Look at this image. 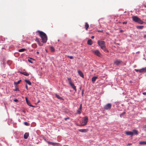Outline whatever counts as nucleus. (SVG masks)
<instances>
[{
  "mask_svg": "<svg viewBox=\"0 0 146 146\" xmlns=\"http://www.w3.org/2000/svg\"><path fill=\"white\" fill-rule=\"evenodd\" d=\"M42 38V41L44 43H46L47 40V37L45 33L42 31H37Z\"/></svg>",
  "mask_w": 146,
  "mask_h": 146,
  "instance_id": "f257e3e1",
  "label": "nucleus"
},
{
  "mask_svg": "<svg viewBox=\"0 0 146 146\" xmlns=\"http://www.w3.org/2000/svg\"><path fill=\"white\" fill-rule=\"evenodd\" d=\"M125 133L127 135L132 137L134 135H137L138 134V131L135 129L133 130L132 131H126L125 132Z\"/></svg>",
  "mask_w": 146,
  "mask_h": 146,
  "instance_id": "f03ea898",
  "label": "nucleus"
},
{
  "mask_svg": "<svg viewBox=\"0 0 146 146\" xmlns=\"http://www.w3.org/2000/svg\"><path fill=\"white\" fill-rule=\"evenodd\" d=\"M133 20L135 22H137V23L141 24H143V22L139 18L136 16H133L132 17Z\"/></svg>",
  "mask_w": 146,
  "mask_h": 146,
  "instance_id": "7ed1b4c3",
  "label": "nucleus"
},
{
  "mask_svg": "<svg viewBox=\"0 0 146 146\" xmlns=\"http://www.w3.org/2000/svg\"><path fill=\"white\" fill-rule=\"evenodd\" d=\"M111 104L108 103L104 106V108L106 110H110L111 107Z\"/></svg>",
  "mask_w": 146,
  "mask_h": 146,
  "instance_id": "20e7f679",
  "label": "nucleus"
},
{
  "mask_svg": "<svg viewBox=\"0 0 146 146\" xmlns=\"http://www.w3.org/2000/svg\"><path fill=\"white\" fill-rule=\"evenodd\" d=\"M88 117H85L82 121V123L81 125H86L88 122Z\"/></svg>",
  "mask_w": 146,
  "mask_h": 146,
  "instance_id": "39448f33",
  "label": "nucleus"
},
{
  "mask_svg": "<svg viewBox=\"0 0 146 146\" xmlns=\"http://www.w3.org/2000/svg\"><path fill=\"white\" fill-rule=\"evenodd\" d=\"M98 43L100 47L105 45V42L103 40H98Z\"/></svg>",
  "mask_w": 146,
  "mask_h": 146,
  "instance_id": "423d86ee",
  "label": "nucleus"
},
{
  "mask_svg": "<svg viewBox=\"0 0 146 146\" xmlns=\"http://www.w3.org/2000/svg\"><path fill=\"white\" fill-rule=\"evenodd\" d=\"M92 52L95 55L98 56L100 57L101 55V54L98 50H92Z\"/></svg>",
  "mask_w": 146,
  "mask_h": 146,
  "instance_id": "0eeeda50",
  "label": "nucleus"
},
{
  "mask_svg": "<svg viewBox=\"0 0 146 146\" xmlns=\"http://www.w3.org/2000/svg\"><path fill=\"white\" fill-rule=\"evenodd\" d=\"M82 109V104H80V107L79 109L77 111L76 114H80L81 113V111Z\"/></svg>",
  "mask_w": 146,
  "mask_h": 146,
  "instance_id": "6e6552de",
  "label": "nucleus"
},
{
  "mask_svg": "<svg viewBox=\"0 0 146 146\" xmlns=\"http://www.w3.org/2000/svg\"><path fill=\"white\" fill-rule=\"evenodd\" d=\"M122 62V61L119 60H115L114 62V64L117 65H119Z\"/></svg>",
  "mask_w": 146,
  "mask_h": 146,
  "instance_id": "1a4fd4ad",
  "label": "nucleus"
},
{
  "mask_svg": "<svg viewBox=\"0 0 146 146\" xmlns=\"http://www.w3.org/2000/svg\"><path fill=\"white\" fill-rule=\"evenodd\" d=\"M46 141L48 144H51L52 145H53V146H55V145H58L59 144L58 143H54V142H50V141Z\"/></svg>",
  "mask_w": 146,
  "mask_h": 146,
  "instance_id": "9d476101",
  "label": "nucleus"
},
{
  "mask_svg": "<svg viewBox=\"0 0 146 146\" xmlns=\"http://www.w3.org/2000/svg\"><path fill=\"white\" fill-rule=\"evenodd\" d=\"M102 49L104 52H108V50L106 48L105 45L104 46H102V47H100Z\"/></svg>",
  "mask_w": 146,
  "mask_h": 146,
  "instance_id": "9b49d317",
  "label": "nucleus"
},
{
  "mask_svg": "<svg viewBox=\"0 0 146 146\" xmlns=\"http://www.w3.org/2000/svg\"><path fill=\"white\" fill-rule=\"evenodd\" d=\"M102 49L104 52H108V50L106 48L105 45L104 46H102V47H100Z\"/></svg>",
  "mask_w": 146,
  "mask_h": 146,
  "instance_id": "f8f14e48",
  "label": "nucleus"
},
{
  "mask_svg": "<svg viewBox=\"0 0 146 146\" xmlns=\"http://www.w3.org/2000/svg\"><path fill=\"white\" fill-rule=\"evenodd\" d=\"M139 72L140 73L146 72V67L139 69Z\"/></svg>",
  "mask_w": 146,
  "mask_h": 146,
  "instance_id": "ddd939ff",
  "label": "nucleus"
},
{
  "mask_svg": "<svg viewBox=\"0 0 146 146\" xmlns=\"http://www.w3.org/2000/svg\"><path fill=\"white\" fill-rule=\"evenodd\" d=\"M72 87V88L75 90V91L76 92V86H75L74 84H73L72 82L71 84H69Z\"/></svg>",
  "mask_w": 146,
  "mask_h": 146,
  "instance_id": "4468645a",
  "label": "nucleus"
},
{
  "mask_svg": "<svg viewBox=\"0 0 146 146\" xmlns=\"http://www.w3.org/2000/svg\"><path fill=\"white\" fill-rule=\"evenodd\" d=\"M29 135V133H26L24 135V138L25 139H27L28 138Z\"/></svg>",
  "mask_w": 146,
  "mask_h": 146,
  "instance_id": "2eb2a0df",
  "label": "nucleus"
},
{
  "mask_svg": "<svg viewBox=\"0 0 146 146\" xmlns=\"http://www.w3.org/2000/svg\"><path fill=\"white\" fill-rule=\"evenodd\" d=\"M78 73L81 77L84 78V75L82 71L79 70H78Z\"/></svg>",
  "mask_w": 146,
  "mask_h": 146,
  "instance_id": "dca6fc26",
  "label": "nucleus"
},
{
  "mask_svg": "<svg viewBox=\"0 0 146 146\" xmlns=\"http://www.w3.org/2000/svg\"><path fill=\"white\" fill-rule=\"evenodd\" d=\"M88 130L87 129H79V131L82 132H86Z\"/></svg>",
  "mask_w": 146,
  "mask_h": 146,
  "instance_id": "f3484780",
  "label": "nucleus"
},
{
  "mask_svg": "<svg viewBox=\"0 0 146 146\" xmlns=\"http://www.w3.org/2000/svg\"><path fill=\"white\" fill-rule=\"evenodd\" d=\"M139 144L143 145H146V141H142L139 142Z\"/></svg>",
  "mask_w": 146,
  "mask_h": 146,
  "instance_id": "a211bd4d",
  "label": "nucleus"
},
{
  "mask_svg": "<svg viewBox=\"0 0 146 146\" xmlns=\"http://www.w3.org/2000/svg\"><path fill=\"white\" fill-rule=\"evenodd\" d=\"M85 27L86 29V31H87L89 27V25L86 22L85 23Z\"/></svg>",
  "mask_w": 146,
  "mask_h": 146,
  "instance_id": "6ab92c4d",
  "label": "nucleus"
},
{
  "mask_svg": "<svg viewBox=\"0 0 146 146\" xmlns=\"http://www.w3.org/2000/svg\"><path fill=\"white\" fill-rule=\"evenodd\" d=\"M98 78L97 76H94L92 78V81L93 83H94L96 81V79Z\"/></svg>",
  "mask_w": 146,
  "mask_h": 146,
  "instance_id": "aec40b11",
  "label": "nucleus"
},
{
  "mask_svg": "<svg viewBox=\"0 0 146 146\" xmlns=\"http://www.w3.org/2000/svg\"><path fill=\"white\" fill-rule=\"evenodd\" d=\"M25 82L27 83L29 85H31V83L30 82V81L29 80L27 79L25 80Z\"/></svg>",
  "mask_w": 146,
  "mask_h": 146,
  "instance_id": "412c9836",
  "label": "nucleus"
},
{
  "mask_svg": "<svg viewBox=\"0 0 146 146\" xmlns=\"http://www.w3.org/2000/svg\"><path fill=\"white\" fill-rule=\"evenodd\" d=\"M93 43V42L92 40L90 39L88 40L87 42V44L90 45H92Z\"/></svg>",
  "mask_w": 146,
  "mask_h": 146,
  "instance_id": "4be33fe9",
  "label": "nucleus"
},
{
  "mask_svg": "<svg viewBox=\"0 0 146 146\" xmlns=\"http://www.w3.org/2000/svg\"><path fill=\"white\" fill-rule=\"evenodd\" d=\"M50 50L51 52H54V48L52 46H51L50 47Z\"/></svg>",
  "mask_w": 146,
  "mask_h": 146,
  "instance_id": "5701e85b",
  "label": "nucleus"
},
{
  "mask_svg": "<svg viewBox=\"0 0 146 146\" xmlns=\"http://www.w3.org/2000/svg\"><path fill=\"white\" fill-rule=\"evenodd\" d=\"M21 80H20L18 81L17 82H14V84H15L16 85H17L18 84H19L21 82Z\"/></svg>",
  "mask_w": 146,
  "mask_h": 146,
  "instance_id": "b1692460",
  "label": "nucleus"
},
{
  "mask_svg": "<svg viewBox=\"0 0 146 146\" xmlns=\"http://www.w3.org/2000/svg\"><path fill=\"white\" fill-rule=\"evenodd\" d=\"M143 27H144L143 26L141 25V26H137L136 27L138 29H141L143 28Z\"/></svg>",
  "mask_w": 146,
  "mask_h": 146,
  "instance_id": "393cba45",
  "label": "nucleus"
},
{
  "mask_svg": "<svg viewBox=\"0 0 146 146\" xmlns=\"http://www.w3.org/2000/svg\"><path fill=\"white\" fill-rule=\"evenodd\" d=\"M32 47L34 48H36L37 47V45L36 44H34L32 45Z\"/></svg>",
  "mask_w": 146,
  "mask_h": 146,
  "instance_id": "a878e982",
  "label": "nucleus"
},
{
  "mask_svg": "<svg viewBox=\"0 0 146 146\" xmlns=\"http://www.w3.org/2000/svg\"><path fill=\"white\" fill-rule=\"evenodd\" d=\"M56 97H57L58 99H60V100H61L62 99V98L60 97V96L56 94Z\"/></svg>",
  "mask_w": 146,
  "mask_h": 146,
  "instance_id": "bb28decb",
  "label": "nucleus"
},
{
  "mask_svg": "<svg viewBox=\"0 0 146 146\" xmlns=\"http://www.w3.org/2000/svg\"><path fill=\"white\" fill-rule=\"evenodd\" d=\"M68 80L69 81V84H71L72 82L71 78H68Z\"/></svg>",
  "mask_w": 146,
  "mask_h": 146,
  "instance_id": "cd10ccee",
  "label": "nucleus"
},
{
  "mask_svg": "<svg viewBox=\"0 0 146 146\" xmlns=\"http://www.w3.org/2000/svg\"><path fill=\"white\" fill-rule=\"evenodd\" d=\"M25 50V48H21L20 49H19L18 50V51L19 52H22L24 51Z\"/></svg>",
  "mask_w": 146,
  "mask_h": 146,
  "instance_id": "c85d7f7f",
  "label": "nucleus"
},
{
  "mask_svg": "<svg viewBox=\"0 0 146 146\" xmlns=\"http://www.w3.org/2000/svg\"><path fill=\"white\" fill-rule=\"evenodd\" d=\"M27 104L31 107H33V106L31 105L30 102L29 101V102H27Z\"/></svg>",
  "mask_w": 146,
  "mask_h": 146,
  "instance_id": "c756f323",
  "label": "nucleus"
},
{
  "mask_svg": "<svg viewBox=\"0 0 146 146\" xmlns=\"http://www.w3.org/2000/svg\"><path fill=\"white\" fill-rule=\"evenodd\" d=\"M14 90L15 91H19V88H18L17 86H16L15 87V90Z\"/></svg>",
  "mask_w": 146,
  "mask_h": 146,
  "instance_id": "7c9ffc66",
  "label": "nucleus"
},
{
  "mask_svg": "<svg viewBox=\"0 0 146 146\" xmlns=\"http://www.w3.org/2000/svg\"><path fill=\"white\" fill-rule=\"evenodd\" d=\"M24 75L26 76H28L29 75V74L26 72H24Z\"/></svg>",
  "mask_w": 146,
  "mask_h": 146,
  "instance_id": "2f4dec72",
  "label": "nucleus"
},
{
  "mask_svg": "<svg viewBox=\"0 0 146 146\" xmlns=\"http://www.w3.org/2000/svg\"><path fill=\"white\" fill-rule=\"evenodd\" d=\"M24 123V124L25 125H29V123H27V122H25Z\"/></svg>",
  "mask_w": 146,
  "mask_h": 146,
  "instance_id": "473e14b6",
  "label": "nucleus"
},
{
  "mask_svg": "<svg viewBox=\"0 0 146 146\" xmlns=\"http://www.w3.org/2000/svg\"><path fill=\"white\" fill-rule=\"evenodd\" d=\"M35 40L37 42V43L39 42V39L37 38H35Z\"/></svg>",
  "mask_w": 146,
  "mask_h": 146,
  "instance_id": "72a5a7b5",
  "label": "nucleus"
},
{
  "mask_svg": "<svg viewBox=\"0 0 146 146\" xmlns=\"http://www.w3.org/2000/svg\"><path fill=\"white\" fill-rule=\"evenodd\" d=\"M125 112H123V113L120 114V117H122V116L123 115H124V114H125Z\"/></svg>",
  "mask_w": 146,
  "mask_h": 146,
  "instance_id": "f704fd0d",
  "label": "nucleus"
},
{
  "mask_svg": "<svg viewBox=\"0 0 146 146\" xmlns=\"http://www.w3.org/2000/svg\"><path fill=\"white\" fill-rule=\"evenodd\" d=\"M67 57L70 58V59H73L74 58L72 56H68Z\"/></svg>",
  "mask_w": 146,
  "mask_h": 146,
  "instance_id": "c9c22d12",
  "label": "nucleus"
},
{
  "mask_svg": "<svg viewBox=\"0 0 146 146\" xmlns=\"http://www.w3.org/2000/svg\"><path fill=\"white\" fill-rule=\"evenodd\" d=\"M38 44L40 46H41L43 45V44L42 43H40V41L38 42Z\"/></svg>",
  "mask_w": 146,
  "mask_h": 146,
  "instance_id": "e433bc0d",
  "label": "nucleus"
},
{
  "mask_svg": "<svg viewBox=\"0 0 146 146\" xmlns=\"http://www.w3.org/2000/svg\"><path fill=\"white\" fill-rule=\"evenodd\" d=\"M70 119V118L69 117H67L65 118H64V120L65 121H66V120H67V119Z\"/></svg>",
  "mask_w": 146,
  "mask_h": 146,
  "instance_id": "4c0bfd02",
  "label": "nucleus"
},
{
  "mask_svg": "<svg viewBox=\"0 0 146 146\" xmlns=\"http://www.w3.org/2000/svg\"><path fill=\"white\" fill-rule=\"evenodd\" d=\"M19 72L21 74H23L24 75V72Z\"/></svg>",
  "mask_w": 146,
  "mask_h": 146,
  "instance_id": "58836bf2",
  "label": "nucleus"
},
{
  "mask_svg": "<svg viewBox=\"0 0 146 146\" xmlns=\"http://www.w3.org/2000/svg\"><path fill=\"white\" fill-rule=\"evenodd\" d=\"M25 100L27 102L29 101L28 100V98L27 97H25Z\"/></svg>",
  "mask_w": 146,
  "mask_h": 146,
  "instance_id": "ea45409f",
  "label": "nucleus"
},
{
  "mask_svg": "<svg viewBox=\"0 0 146 146\" xmlns=\"http://www.w3.org/2000/svg\"><path fill=\"white\" fill-rule=\"evenodd\" d=\"M135 70L136 72H139V69H135Z\"/></svg>",
  "mask_w": 146,
  "mask_h": 146,
  "instance_id": "a19ab883",
  "label": "nucleus"
},
{
  "mask_svg": "<svg viewBox=\"0 0 146 146\" xmlns=\"http://www.w3.org/2000/svg\"><path fill=\"white\" fill-rule=\"evenodd\" d=\"M28 61L29 62L31 63H33V62L31 61V60L28 59Z\"/></svg>",
  "mask_w": 146,
  "mask_h": 146,
  "instance_id": "79ce46f5",
  "label": "nucleus"
},
{
  "mask_svg": "<svg viewBox=\"0 0 146 146\" xmlns=\"http://www.w3.org/2000/svg\"><path fill=\"white\" fill-rule=\"evenodd\" d=\"M127 22H125V21L124 22H123V24H127Z\"/></svg>",
  "mask_w": 146,
  "mask_h": 146,
  "instance_id": "37998d69",
  "label": "nucleus"
},
{
  "mask_svg": "<svg viewBox=\"0 0 146 146\" xmlns=\"http://www.w3.org/2000/svg\"><path fill=\"white\" fill-rule=\"evenodd\" d=\"M18 101V100L17 99H15L14 100V101L15 102H17Z\"/></svg>",
  "mask_w": 146,
  "mask_h": 146,
  "instance_id": "c03bdc74",
  "label": "nucleus"
},
{
  "mask_svg": "<svg viewBox=\"0 0 146 146\" xmlns=\"http://www.w3.org/2000/svg\"><path fill=\"white\" fill-rule=\"evenodd\" d=\"M98 31L99 32H103V30H98Z\"/></svg>",
  "mask_w": 146,
  "mask_h": 146,
  "instance_id": "a18cd8bd",
  "label": "nucleus"
},
{
  "mask_svg": "<svg viewBox=\"0 0 146 146\" xmlns=\"http://www.w3.org/2000/svg\"><path fill=\"white\" fill-rule=\"evenodd\" d=\"M25 87H26V89L28 90V86H27V85H26V86H25Z\"/></svg>",
  "mask_w": 146,
  "mask_h": 146,
  "instance_id": "49530a36",
  "label": "nucleus"
},
{
  "mask_svg": "<svg viewBox=\"0 0 146 146\" xmlns=\"http://www.w3.org/2000/svg\"><path fill=\"white\" fill-rule=\"evenodd\" d=\"M123 30H120V32H120V33H121L123 32Z\"/></svg>",
  "mask_w": 146,
  "mask_h": 146,
  "instance_id": "de8ad7c7",
  "label": "nucleus"
},
{
  "mask_svg": "<svg viewBox=\"0 0 146 146\" xmlns=\"http://www.w3.org/2000/svg\"><path fill=\"white\" fill-rule=\"evenodd\" d=\"M132 145V143H128V144H127V145L128 146V145Z\"/></svg>",
  "mask_w": 146,
  "mask_h": 146,
  "instance_id": "09e8293b",
  "label": "nucleus"
},
{
  "mask_svg": "<svg viewBox=\"0 0 146 146\" xmlns=\"http://www.w3.org/2000/svg\"><path fill=\"white\" fill-rule=\"evenodd\" d=\"M143 95H146V92H144L143 93Z\"/></svg>",
  "mask_w": 146,
  "mask_h": 146,
  "instance_id": "8fccbe9b",
  "label": "nucleus"
},
{
  "mask_svg": "<svg viewBox=\"0 0 146 146\" xmlns=\"http://www.w3.org/2000/svg\"><path fill=\"white\" fill-rule=\"evenodd\" d=\"M94 38V36H91V38H92V39H93Z\"/></svg>",
  "mask_w": 146,
  "mask_h": 146,
  "instance_id": "3c124183",
  "label": "nucleus"
},
{
  "mask_svg": "<svg viewBox=\"0 0 146 146\" xmlns=\"http://www.w3.org/2000/svg\"><path fill=\"white\" fill-rule=\"evenodd\" d=\"M36 53H37V54H39V52H36Z\"/></svg>",
  "mask_w": 146,
  "mask_h": 146,
  "instance_id": "603ef678",
  "label": "nucleus"
},
{
  "mask_svg": "<svg viewBox=\"0 0 146 146\" xmlns=\"http://www.w3.org/2000/svg\"><path fill=\"white\" fill-rule=\"evenodd\" d=\"M23 111V112H24V113H25V111H24V110H23V111Z\"/></svg>",
  "mask_w": 146,
  "mask_h": 146,
  "instance_id": "864d4df0",
  "label": "nucleus"
},
{
  "mask_svg": "<svg viewBox=\"0 0 146 146\" xmlns=\"http://www.w3.org/2000/svg\"><path fill=\"white\" fill-rule=\"evenodd\" d=\"M83 93H84V92H83V91H82V94H83Z\"/></svg>",
  "mask_w": 146,
  "mask_h": 146,
  "instance_id": "5fc2aeb1",
  "label": "nucleus"
},
{
  "mask_svg": "<svg viewBox=\"0 0 146 146\" xmlns=\"http://www.w3.org/2000/svg\"><path fill=\"white\" fill-rule=\"evenodd\" d=\"M145 36L146 37V35Z\"/></svg>",
  "mask_w": 146,
  "mask_h": 146,
  "instance_id": "6e6d98bb",
  "label": "nucleus"
},
{
  "mask_svg": "<svg viewBox=\"0 0 146 146\" xmlns=\"http://www.w3.org/2000/svg\"><path fill=\"white\" fill-rule=\"evenodd\" d=\"M40 102V100H39V101H38V102Z\"/></svg>",
  "mask_w": 146,
  "mask_h": 146,
  "instance_id": "4d7b16f0",
  "label": "nucleus"
}]
</instances>
